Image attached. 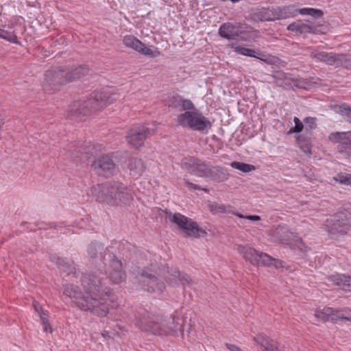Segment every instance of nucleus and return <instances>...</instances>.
<instances>
[{
    "label": "nucleus",
    "mask_w": 351,
    "mask_h": 351,
    "mask_svg": "<svg viewBox=\"0 0 351 351\" xmlns=\"http://www.w3.org/2000/svg\"><path fill=\"white\" fill-rule=\"evenodd\" d=\"M64 294L72 299L81 310L97 316H106L110 306L114 307L110 304L114 300L110 290L93 272H86L82 276L80 286L65 285Z\"/></svg>",
    "instance_id": "f257e3e1"
},
{
    "label": "nucleus",
    "mask_w": 351,
    "mask_h": 351,
    "mask_svg": "<svg viewBox=\"0 0 351 351\" xmlns=\"http://www.w3.org/2000/svg\"><path fill=\"white\" fill-rule=\"evenodd\" d=\"M89 193L96 200L112 206H125L133 200V193L119 182H107L92 187Z\"/></svg>",
    "instance_id": "f03ea898"
},
{
    "label": "nucleus",
    "mask_w": 351,
    "mask_h": 351,
    "mask_svg": "<svg viewBox=\"0 0 351 351\" xmlns=\"http://www.w3.org/2000/svg\"><path fill=\"white\" fill-rule=\"evenodd\" d=\"M179 318L176 315L170 317H150L149 315H144L136 317L134 324L141 330H145L158 336H175L178 329Z\"/></svg>",
    "instance_id": "7ed1b4c3"
},
{
    "label": "nucleus",
    "mask_w": 351,
    "mask_h": 351,
    "mask_svg": "<svg viewBox=\"0 0 351 351\" xmlns=\"http://www.w3.org/2000/svg\"><path fill=\"white\" fill-rule=\"evenodd\" d=\"M116 93L109 91H97L93 93L89 98L84 101H77L69 106V114L71 117L86 115L92 110H98L117 100Z\"/></svg>",
    "instance_id": "20e7f679"
},
{
    "label": "nucleus",
    "mask_w": 351,
    "mask_h": 351,
    "mask_svg": "<svg viewBox=\"0 0 351 351\" xmlns=\"http://www.w3.org/2000/svg\"><path fill=\"white\" fill-rule=\"evenodd\" d=\"M184 112L178 116V123L193 130L203 131L211 126L210 121L205 117L194 106L191 100L183 102Z\"/></svg>",
    "instance_id": "39448f33"
},
{
    "label": "nucleus",
    "mask_w": 351,
    "mask_h": 351,
    "mask_svg": "<svg viewBox=\"0 0 351 351\" xmlns=\"http://www.w3.org/2000/svg\"><path fill=\"white\" fill-rule=\"evenodd\" d=\"M102 258V261L96 268L104 274L112 282H121L125 278L121 261L111 252L104 254Z\"/></svg>",
    "instance_id": "423d86ee"
},
{
    "label": "nucleus",
    "mask_w": 351,
    "mask_h": 351,
    "mask_svg": "<svg viewBox=\"0 0 351 351\" xmlns=\"http://www.w3.org/2000/svg\"><path fill=\"white\" fill-rule=\"evenodd\" d=\"M166 214L169 221L176 223L186 237L199 238L207 234L206 232L193 219L180 213L172 214L171 212H166Z\"/></svg>",
    "instance_id": "0eeeda50"
},
{
    "label": "nucleus",
    "mask_w": 351,
    "mask_h": 351,
    "mask_svg": "<svg viewBox=\"0 0 351 351\" xmlns=\"http://www.w3.org/2000/svg\"><path fill=\"white\" fill-rule=\"evenodd\" d=\"M325 227L330 237L337 239L347 234L351 227V217L343 213H338L326 219Z\"/></svg>",
    "instance_id": "6e6552de"
},
{
    "label": "nucleus",
    "mask_w": 351,
    "mask_h": 351,
    "mask_svg": "<svg viewBox=\"0 0 351 351\" xmlns=\"http://www.w3.org/2000/svg\"><path fill=\"white\" fill-rule=\"evenodd\" d=\"M276 9L277 20L293 17L298 14L309 15L315 19L321 18L324 13L322 10L311 8L297 9L294 5L278 7Z\"/></svg>",
    "instance_id": "1a4fd4ad"
},
{
    "label": "nucleus",
    "mask_w": 351,
    "mask_h": 351,
    "mask_svg": "<svg viewBox=\"0 0 351 351\" xmlns=\"http://www.w3.org/2000/svg\"><path fill=\"white\" fill-rule=\"evenodd\" d=\"M66 84L64 71L61 69L49 70L45 73V89L52 93L58 90L60 88Z\"/></svg>",
    "instance_id": "9d476101"
},
{
    "label": "nucleus",
    "mask_w": 351,
    "mask_h": 351,
    "mask_svg": "<svg viewBox=\"0 0 351 351\" xmlns=\"http://www.w3.org/2000/svg\"><path fill=\"white\" fill-rule=\"evenodd\" d=\"M181 166L191 173H195L200 177L208 178L212 165L200 159L187 158L182 160Z\"/></svg>",
    "instance_id": "9b49d317"
},
{
    "label": "nucleus",
    "mask_w": 351,
    "mask_h": 351,
    "mask_svg": "<svg viewBox=\"0 0 351 351\" xmlns=\"http://www.w3.org/2000/svg\"><path fill=\"white\" fill-rule=\"evenodd\" d=\"M123 42L127 47H130L145 56L156 58L160 55L157 48L147 47L144 43L132 35L124 36Z\"/></svg>",
    "instance_id": "f8f14e48"
},
{
    "label": "nucleus",
    "mask_w": 351,
    "mask_h": 351,
    "mask_svg": "<svg viewBox=\"0 0 351 351\" xmlns=\"http://www.w3.org/2000/svg\"><path fill=\"white\" fill-rule=\"evenodd\" d=\"M154 130L146 126H138L131 129L127 136V142L135 148H139L144 144L149 135L153 134Z\"/></svg>",
    "instance_id": "ddd939ff"
},
{
    "label": "nucleus",
    "mask_w": 351,
    "mask_h": 351,
    "mask_svg": "<svg viewBox=\"0 0 351 351\" xmlns=\"http://www.w3.org/2000/svg\"><path fill=\"white\" fill-rule=\"evenodd\" d=\"M91 168L97 174L106 177L113 175L116 171V165L110 157L102 156L95 160Z\"/></svg>",
    "instance_id": "4468645a"
},
{
    "label": "nucleus",
    "mask_w": 351,
    "mask_h": 351,
    "mask_svg": "<svg viewBox=\"0 0 351 351\" xmlns=\"http://www.w3.org/2000/svg\"><path fill=\"white\" fill-rule=\"evenodd\" d=\"M140 281L143 283L145 289L147 291L160 293L165 289L164 283L160 282L149 269L143 271Z\"/></svg>",
    "instance_id": "2eb2a0df"
},
{
    "label": "nucleus",
    "mask_w": 351,
    "mask_h": 351,
    "mask_svg": "<svg viewBox=\"0 0 351 351\" xmlns=\"http://www.w3.org/2000/svg\"><path fill=\"white\" fill-rule=\"evenodd\" d=\"M322 26H315L310 23L308 21L297 20L290 23L287 29L289 31L295 32L296 34H302L304 33H310L315 34H324V32L322 30Z\"/></svg>",
    "instance_id": "dca6fc26"
},
{
    "label": "nucleus",
    "mask_w": 351,
    "mask_h": 351,
    "mask_svg": "<svg viewBox=\"0 0 351 351\" xmlns=\"http://www.w3.org/2000/svg\"><path fill=\"white\" fill-rule=\"evenodd\" d=\"M315 316L322 322H337L339 320L351 321V317L345 316L340 309H334L330 307H324L317 309Z\"/></svg>",
    "instance_id": "f3484780"
},
{
    "label": "nucleus",
    "mask_w": 351,
    "mask_h": 351,
    "mask_svg": "<svg viewBox=\"0 0 351 351\" xmlns=\"http://www.w3.org/2000/svg\"><path fill=\"white\" fill-rule=\"evenodd\" d=\"M109 250L105 248L104 245L98 242L90 243L87 247V256L89 262L95 267L101 263L104 254L109 253Z\"/></svg>",
    "instance_id": "a211bd4d"
},
{
    "label": "nucleus",
    "mask_w": 351,
    "mask_h": 351,
    "mask_svg": "<svg viewBox=\"0 0 351 351\" xmlns=\"http://www.w3.org/2000/svg\"><path fill=\"white\" fill-rule=\"evenodd\" d=\"M310 57L313 59H316L318 62H323L326 64L335 66L337 67V62L339 60V54L332 52L319 51L318 50H313L310 53Z\"/></svg>",
    "instance_id": "6ab92c4d"
},
{
    "label": "nucleus",
    "mask_w": 351,
    "mask_h": 351,
    "mask_svg": "<svg viewBox=\"0 0 351 351\" xmlns=\"http://www.w3.org/2000/svg\"><path fill=\"white\" fill-rule=\"evenodd\" d=\"M237 251L246 261L250 262L253 265L260 267L258 258L260 252L245 245H239Z\"/></svg>",
    "instance_id": "aec40b11"
},
{
    "label": "nucleus",
    "mask_w": 351,
    "mask_h": 351,
    "mask_svg": "<svg viewBox=\"0 0 351 351\" xmlns=\"http://www.w3.org/2000/svg\"><path fill=\"white\" fill-rule=\"evenodd\" d=\"M230 173L223 167L220 166H212L208 178L215 182H223L228 180Z\"/></svg>",
    "instance_id": "412c9836"
},
{
    "label": "nucleus",
    "mask_w": 351,
    "mask_h": 351,
    "mask_svg": "<svg viewBox=\"0 0 351 351\" xmlns=\"http://www.w3.org/2000/svg\"><path fill=\"white\" fill-rule=\"evenodd\" d=\"M293 234V232L285 226H278L272 230L274 238L281 243H289Z\"/></svg>",
    "instance_id": "4be33fe9"
},
{
    "label": "nucleus",
    "mask_w": 351,
    "mask_h": 351,
    "mask_svg": "<svg viewBox=\"0 0 351 351\" xmlns=\"http://www.w3.org/2000/svg\"><path fill=\"white\" fill-rule=\"evenodd\" d=\"M167 278L168 282L171 285H177L181 283L184 287L191 284L190 278L185 274H180V271L173 270L169 274Z\"/></svg>",
    "instance_id": "5701e85b"
},
{
    "label": "nucleus",
    "mask_w": 351,
    "mask_h": 351,
    "mask_svg": "<svg viewBox=\"0 0 351 351\" xmlns=\"http://www.w3.org/2000/svg\"><path fill=\"white\" fill-rule=\"evenodd\" d=\"M328 280L343 289L351 290V275L346 276L337 274L330 276Z\"/></svg>",
    "instance_id": "b1692460"
},
{
    "label": "nucleus",
    "mask_w": 351,
    "mask_h": 351,
    "mask_svg": "<svg viewBox=\"0 0 351 351\" xmlns=\"http://www.w3.org/2000/svg\"><path fill=\"white\" fill-rule=\"evenodd\" d=\"M145 168L146 166L141 158H133L130 160L129 169L132 176H141L145 171Z\"/></svg>",
    "instance_id": "393cba45"
},
{
    "label": "nucleus",
    "mask_w": 351,
    "mask_h": 351,
    "mask_svg": "<svg viewBox=\"0 0 351 351\" xmlns=\"http://www.w3.org/2000/svg\"><path fill=\"white\" fill-rule=\"evenodd\" d=\"M254 19L260 21H270L277 20L276 9H261L253 14Z\"/></svg>",
    "instance_id": "a878e982"
},
{
    "label": "nucleus",
    "mask_w": 351,
    "mask_h": 351,
    "mask_svg": "<svg viewBox=\"0 0 351 351\" xmlns=\"http://www.w3.org/2000/svg\"><path fill=\"white\" fill-rule=\"evenodd\" d=\"M274 77L276 83L279 86L285 88H289L291 85V82L294 81L291 75L286 73L284 71H278L274 73Z\"/></svg>",
    "instance_id": "bb28decb"
},
{
    "label": "nucleus",
    "mask_w": 351,
    "mask_h": 351,
    "mask_svg": "<svg viewBox=\"0 0 351 351\" xmlns=\"http://www.w3.org/2000/svg\"><path fill=\"white\" fill-rule=\"evenodd\" d=\"M328 138L333 143L351 145V131L347 132H333L329 135Z\"/></svg>",
    "instance_id": "cd10ccee"
},
{
    "label": "nucleus",
    "mask_w": 351,
    "mask_h": 351,
    "mask_svg": "<svg viewBox=\"0 0 351 351\" xmlns=\"http://www.w3.org/2000/svg\"><path fill=\"white\" fill-rule=\"evenodd\" d=\"M219 34L229 40L235 39L239 36L234 26L230 23H224L219 27Z\"/></svg>",
    "instance_id": "c85d7f7f"
},
{
    "label": "nucleus",
    "mask_w": 351,
    "mask_h": 351,
    "mask_svg": "<svg viewBox=\"0 0 351 351\" xmlns=\"http://www.w3.org/2000/svg\"><path fill=\"white\" fill-rule=\"evenodd\" d=\"M254 340L262 348L263 351H278V348L272 344V341L266 335H259L254 337Z\"/></svg>",
    "instance_id": "c756f323"
},
{
    "label": "nucleus",
    "mask_w": 351,
    "mask_h": 351,
    "mask_svg": "<svg viewBox=\"0 0 351 351\" xmlns=\"http://www.w3.org/2000/svg\"><path fill=\"white\" fill-rule=\"evenodd\" d=\"M208 207L210 211L213 215H218L225 213H231L232 211V206L229 205H225L223 204H219L218 202H210L208 204Z\"/></svg>",
    "instance_id": "7c9ffc66"
},
{
    "label": "nucleus",
    "mask_w": 351,
    "mask_h": 351,
    "mask_svg": "<svg viewBox=\"0 0 351 351\" xmlns=\"http://www.w3.org/2000/svg\"><path fill=\"white\" fill-rule=\"evenodd\" d=\"M57 261V265L63 272L66 273L68 276L75 274L77 269L73 263L65 262L64 260L60 258H58Z\"/></svg>",
    "instance_id": "2f4dec72"
},
{
    "label": "nucleus",
    "mask_w": 351,
    "mask_h": 351,
    "mask_svg": "<svg viewBox=\"0 0 351 351\" xmlns=\"http://www.w3.org/2000/svg\"><path fill=\"white\" fill-rule=\"evenodd\" d=\"M332 109L336 112L343 117L345 119L350 122L351 119V108L346 105H334L331 106Z\"/></svg>",
    "instance_id": "473e14b6"
},
{
    "label": "nucleus",
    "mask_w": 351,
    "mask_h": 351,
    "mask_svg": "<svg viewBox=\"0 0 351 351\" xmlns=\"http://www.w3.org/2000/svg\"><path fill=\"white\" fill-rule=\"evenodd\" d=\"M297 143H298L302 151L308 156L311 155V144L306 137L301 134L296 137Z\"/></svg>",
    "instance_id": "72a5a7b5"
},
{
    "label": "nucleus",
    "mask_w": 351,
    "mask_h": 351,
    "mask_svg": "<svg viewBox=\"0 0 351 351\" xmlns=\"http://www.w3.org/2000/svg\"><path fill=\"white\" fill-rule=\"evenodd\" d=\"M230 166L234 169H238L245 173H247L255 169V167L252 165L237 161L232 162Z\"/></svg>",
    "instance_id": "f704fd0d"
},
{
    "label": "nucleus",
    "mask_w": 351,
    "mask_h": 351,
    "mask_svg": "<svg viewBox=\"0 0 351 351\" xmlns=\"http://www.w3.org/2000/svg\"><path fill=\"white\" fill-rule=\"evenodd\" d=\"M260 266L271 267L273 265L274 258L266 253L260 252L258 257Z\"/></svg>",
    "instance_id": "c9c22d12"
},
{
    "label": "nucleus",
    "mask_w": 351,
    "mask_h": 351,
    "mask_svg": "<svg viewBox=\"0 0 351 351\" xmlns=\"http://www.w3.org/2000/svg\"><path fill=\"white\" fill-rule=\"evenodd\" d=\"M230 46L232 49H234V51L239 54H241L249 57H256V52L252 49L240 46H235L233 44L230 45Z\"/></svg>",
    "instance_id": "e433bc0d"
},
{
    "label": "nucleus",
    "mask_w": 351,
    "mask_h": 351,
    "mask_svg": "<svg viewBox=\"0 0 351 351\" xmlns=\"http://www.w3.org/2000/svg\"><path fill=\"white\" fill-rule=\"evenodd\" d=\"M0 37L15 44H19L18 38L16 34L12 32L0 29Z\"/></svg>",
    "instance_id": "4c0bfd02"
},
{
    "label": "nucleus",
    "mask_w": 351,
    "mask_h": 351,
    "mask_svg": "<svg viewBox=\"0 0 351 351\" xmlns=\"http://www.w3.org/2000/svg\"><path fill=\"white\" fill-rule=\"evenodd\" d=\"M337 62L338 66H344L346 69H351V55L339 53Z\"/></svg>",
    "instance_id": "58836bf2"
},
{
    "label": "nucleus",
    "mask_w": 351,
    "mask_h": 351,
    "mask_svg": "<svg viewBox=\"0 0 351 351\" xmlns=\"http://www.w3.org/2000/svg\"><path fill=\"white\" fill-rule=\"evenodd\" d=\"M186 100V99H183L180 95H173L168 99L167 105L174 108L181 105L182 110H183V102Z\"/></svg>",
    "instance_id": "ea45409f"
},
{
    "label": "nucleus",
    "mask_w": 351,
    "mask_h": 351,
    "mask_svg": "<svg viewBox=\"0 0 351 351\" xmlns=\"http://www.w3.org/2000/svg\"><path fill=\"white\" fill-rule=\"evenodd\" d=\"M334 180L341 184L351 186V174L339 173L334 178Z\"/></svg>",
    "instance_id": "a19ab883"
},
{
    "label": "nucleus",
    "mask_w": 351,
    "mask_h": 351,
    "mask_svg": "<svg viewBox=\"0 0 351 351\" xmlns=\"http://www.w3.org/2000/svg\"><path fill=\"white\" fill-rule=\"evenodd\" d=\"M77 67L70 71H64L66 83L79 80V77L77 75Z\"/></svg>",
    "instance_id": "79ce46f5"
},
{
    "label": "nucleus",
    "mask_w": 351,
    "mask_h": 351,
    "mask_svg": "<svg viewBox=\"0 0 351 351\" xmlns=\"http://www.w3.org/2000/svg\"><path fill=\"white\" fill-rule=\"evenodd\" d=\"M293 121L295 123V127L290 129L289 133H299L302 132L304 128L302 122L298 117H294Z\"/></svg>",
    "instance_id": "37998d69"
},
{
    "label": "nucleus",
    "mask_w": 351,
    "mask_h": 351,
    "mask_svg": "<svg viewBox=\"0 0 351 351\" xmlns=\"http://www.w3.org/2000/svg\"><path fill=\"white\" fill-rule=\"evenodd\" d=\"M77 70L78 71L77 73V77H79V79L87 75L90 71L89 68L86 65L80 66L77 67Z\"/></svg>",
    "instance_id": "c03bdc74"
},
{
    "label": "nucleus",
    "mask_w": 351,
    "mask_h": 351,
    "mask_svg": "<svg viewBox=\"0 0 351 351\" xmlns=\"http://www.w3.org/2000/svg\"><path fill=\"white\" fill-rule=\"evenodd\" d=\"M304 122L308 125L310 130L315 129L317 127L316 118L315 117H306L304 119Z\"/></svg>",
    "instance_id": "a18cd8bd"
},
{
    "label": "nucleus",
    "mask_w": 351,
    "mask_h": 351,
    "mask_svg": "<svg viewBox=\"0 0 351 351\" xmlns=\"http://www.w3.org/2000/svg\"><path fill=\"white\" fill-rule=\"evenodd\" d=\"M258 59H260L261 60L267 63V64H271L273 63L274 62V59L275 58L274 57H271V56H265V55H263L261 57H256Z\"/></svg>",
    "instance_id": "49530a36"
},
{
    "label": "nucleus",
    "mask_w": 351,
    "mask_h": 351,
    "mask_svg": "<svg viewBox=\"0 0 351 351\" xmlns=\"http://www.w3.org/2000/svg\"><path fill=\"white\" fill-rule=\"evenodd\" d=\"M185 186L190 190H193V189H198V190H200L202 189L201 187L197 184H195L192 182H190L189 181H185Z\"/></svg>",
    "instance_id": "de8ad7c7"
},
{
    "label": "nucleus",
    "mask_w": 351,
    "mask_h": 351,
    "mask_svg": "<svg viewBox=\"0 0 351 351\" xmlns=\"http://www.w3.org/2000/svg\"><path fill=\"white\" fill-rule=\"evenodd\" d=\"M42 324H43V328H44V330L45 332H53V328L52 327L50 326V324L49 322V320H47V322H42Z\"/></svg>",
    "instance_id": "09e8293b"
},
{
    "label": "nucleus",
    "mask_w": 351,
    "mask_h": 351,
    "mask_svg": "<svg viewBox=\"0 0 351 351\" xmlns=\"http://www.w3.org/2000/svg\"><path fill=\"white\" fill-rule=\"evenodd\" d=\"M226 346L227 348L230 351H243L240 348H239L236 345L226 343Z\"/></svg>",
    "instance_id": "8fccbe9b"
},
{
    "label": "nucleus",
    "mask_w": 351,
    "mask_h": 351,
    "mask_svg": "<svg viewBox=\"0 0 351 351\" xmlns=\"http://www.w3.org/2000/svg\"><path fill=\"white\" fill-rule=\"evenodd\" d=\"M38 315H39L42 322L45 323V322H47V320H49L48 315L44 310L42 311V313H38Z\"/></svg>",
    "instance_id": "3c124183"
},
{
    "label": "nucleus",
    "mask_w": 351,
    "mask_h": 351,
    "mask_svg": "<svg viewBox=\"0 0 351 351\" xmlns=\"http://www.w3.org/2000/svg\"><path fill=\"white\" fill-rule=\"evenodd\" d=\"M272 266L275 267L276 268H280L284 266V263L280 260L274 258Z\"/></svg>",
    "instance_id": "603ef678"
},
{
    "label": "nucleus",
    "mask_w": 351,
    "mask_h": 351,
    "mask_svg": "<svg viewBox=\"0 0 351 351\" xmlns=\"http://www.w3.org/2000/svg\"><path fill=\"white\" fill-rule=\"evenodd\" d=\"M33 305H34L35 311L38 313V314L40 313H42L43 309L38 302L34 301L33 303Z\"/></svg>",
    "instance_id": "864d4df0"
},
{
    "label": "nucleus",
    "mask_w": 351,
    "mask_h": 351,
    "mask_svg": "<svg viewBox=\"0 0 351 351\" xmlns=\"http://www.w3.org/2000/svg\"><path fill=\"white\" fill-rule=\"evenodd\" d=\"M246 219L251 221H260L261 217L258 215H248L246 216Z\"/></svg>",
    "instance_id": "5fc2aeb1"
},
{
    "label": "nucleus",
    "mask_w": 351,
    "mask_h": 351,
    "mask_svg": "<svg viewBox=\"0 0 351 351\" xmlns=\"http://www.w3.org/2000/svg\"><path fill=\"white\" fill-rule=\"evenodd\" d=\"M236 216H237L239 218H241V219H246V216H244L242 214H240V213H237L235 214Z\"/></svg>",
    "instance_id": "6e6d98bb"
},
{
    "label": "nucleus",
    "mask_w": 351,
    "mask_h": 351,
    "mask_svg": "<svg viewBox=\"0 0 351 351\" xmlns=\"http://www.w3.org/2000/svg\"><path fill=\"white\" fill-rule=\"evenodd\" d=\"M102 336L106 337H108V333L107 332H104L102 333Z\"/></svg>",
    "instance_id": "4d7b16f0"
},
{
    "label": "nucleus",
    "mask_w": 351,
    "mask_h": 351,
    "mask_svg": "<svg viewBox=\"0 0 351 351\" xmlns=\"http://www.w3.org/2000/svg\"><path fill=\"white\" fill-rule=\"evenodd\" d=\"M300 243H302V240L300 239H298Z\"/></svg>",
    "instance_id": "13d9d810"
},
{
    "label": "nucleus",
    "mask_w": 351,
    "mask_h": 351,
    "mask_svg": "<svg viewBox=\"0 0 351 351\" xmlns=\"http://www.w3.org/2000/svg\"><path fill=\"white\" fill-rule=\"evenodd\" d=\"M350 123H351V119H350Z\"/></svg>",
    "instance_id": "bf43d9fd"
}]
</instances>
